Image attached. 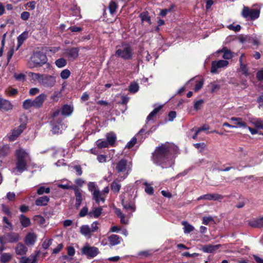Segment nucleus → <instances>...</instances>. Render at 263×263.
<instances>
[{
  "label": "nucleus",
  "instance_id": "f257e3e1",
  "mask_svg": "<svg viewBox=\"0 0 263 263\" xmlns=\"http://www.w3.org/2000/svg\"><path fill=\"white\" fill-rule=\"evenodd\" d=\"M177 151V147L174 145L161 144L156 148L152 154V159L155 164L160 165L162 168H166L168 165L167 162L176 154Z\"/></svg>",
  "mask_w": 263,
  "mask_h": 263
},
{
  "label": "nucleus",
  "instance_id": "f03ea898",
  "mask_svg": "<svg viewBox=\"0 0 263 263\" xmlns=\"http://www.w3.org/2000/svg\"><path fill=\"white\" fill-rule=\"evenodd\" d=\"M15 167L12 169V172H17L22 173L27 170V159L29 157L28 153L23 148L15 151Z\"/></svg>",
  "mask_w": 263,
  "mask_h": 263
},
{
  "label": "nucleus",
  "instance_id": "7ed1b4c3",
  "mask_svg": "<svg viewBox=\"0 0 263 263\" xmlns=\"http://www.w3.org/2000/svg\"><path fill=\"white\" fill-rule=\"evenodd\" d=\"M47 62L46 55L41 51H36L31 55L29 62L30 68L40 67Z\"/></svg>",
  "mask_w": 263,
  "mask_h": 263
},
{
  "label": "nucleus",
  "instance_id": "20e7f679",
  "mask_svg": "<svg viewBox=\"0 0 263 263\" xmlns=\"http://www.w3.org/2000/svg\"><path fill=\"white\" fill-rule=\"evenodd\" d=\"M241 14L247 20L254 21L259 17L260 10L258 9H251L247 6H243Z\"/></svg>",
  "mask_w": 263,
  "mask_h": 263
},
{
  "label": "nucleus",
  "instance_id": "39448f33",
  "mask_svg": "<svg viewBox=\"0 0 263 263\" xmlns=\"http://www.w3.org/2000/svg\"><path fill=\"white\" fill-rule=\"evenodd\" d=\"M100 251L99 249L94 246H90L86 243L81 249L82 255H85L88 259H91L96 257Z\"/></svg>",
  "mask_w": 263,
  "mask_h": 263
},
{
  "label": "nucleus",
  "instance_id": "423d86ee",
  "mask_svg": "<svg viewBox=\"0 0 263 263\" xmlns=\"http://www.w3.org/2000/svg\"><path fill=\"white\" fill-rule=\"evenodd\" d=\"M133 49L129 45H127L123 49H118L116 50L115 53L116 56L121 57L124 60L131 59L133 57Z\"/></svg>",
  "mask_w": 263,
  "mask_h": 263
},
{
  "label": "nucleus",
  "instance_id": "0eeeda50",
  "mask_svg": "<svg viewBox=\"0 0 263 263\" xmlns=\"http://www.w3.org/2000/svg\"><path fill=\"white\" fill-rule=\"evenodd\" d=\"M121 203L124 208L127 210H130L132 211L136 210V206L135 201L133 199L132 195L127 194V196L125 195L122 196Z\"/></svg>",
  "mask_w": 263,
  "mask_h": 263
},
{
  "label": "nucleus",
  "instance_id": "6e6552de",
  "mask_svg": "<svg viewBox=\"0 0 263 263\" xmlns=\"http://www.w3.org/2000/svg\"><path fill=\"white\" fill-rule=\"evenodd\" d=\"M55 77L43 74L40 84L46 87H52L55 85Z\"/></svg>",
  "mask_w": 263,
  "mask_h": 263
},
{
  "label": "nucleus",
  "instance_id": "1a4fd4ad",
  "mask_svg": "<svg viewBox=\"0 0 263 263\" xmlns=\"http://www.w3.org/2000/svg\"><path fill=\"white\" fill-rule=\"evenodd\" d=\"M130 165H132L131 164ZM116 170L118 173L123 172L127 170L126 174H128V172L132 170V166L128 165L127 160L122 159L117 163Z\"/></svg>",
  "mask_w": 263,
  "mask_h": 263
},
{
  "label": "nucleus",
  "instance_id": "9d476101",
  "mask_svg": "<svg viewBox=\"0 0 263 263\" xmlns=\"http://www.w3.org/2000/svg\"><path fill=\"white\" fill-rule=\"evenodd\" d=\"M26 124L25 123H21V125L13 129L11 135L9 136V139L11 141L15 140L22 133V132L26 129Z\"/></svg>",
  "mask_w": 263,
  "mask_h": 263
},
{
  "label": "nucleus",
  "instance_id": "9b49d317",
  "mask_svg": "<svg viewBox=\"0 0 263 263\" xmlns=\"http://www.w3.org/2000/svg\"><path fill=\"white\" fill-rule=\"evenodd\" d=\"M79 49L77 47H72L64 50V55L70 60H75L79 56Z\"/></svg>",
  "mask_w": 263,
  "mask_h": 263
},
{
  "label": "nucleus",
  "instance_id": "f8f14e48",
  "mask_svg": "<svg viewBox=\"0 0 263 263\" xmlns=\"http://www.w3.org/2000/svg\"><path fill=\"white\" fill-rule=\"evenodd\" d=\"M223 196L219 194H207L199 197L198 200L202 199L220 201L223 199Z\"/></svg>",
  "mask_w": 263,
  "mask_h": 263
},
{
  "label": "nucleus",
  "instance_id": "ddd939ff",
  "mask_svg": "<svg viewBox=\"0 0 263 263\" xmlns=\"http://www.w3.org/2000/svg\"><path fill=\"white\" fill-rule=\"evenodd\" d=\"M128 173L125 176L121 177L119 179H116L111 183L110 189L114 193H118L121 189V185L120 182L125 179L127 176Z\"/></svg>",
  "mask_w": 263,
  "mask_h": 263
},
{
  "label": "nucleus",
  "instance_id": "4468645a",
  "mask_svg": "<svg viewBox=\"0 0 263 263\" xmlns=\"http://www.w3.org/2000/svg\"><path fill=\"white\" fill-rule=\"evenodd\" d=\"M229 64L227 60H221L217 62L213 61L212 63L211 71L212 73H215L218 68L227 66Z\"/></svg>",
  "mask_w": 263,
  "mask_h": 263
},
{
  "label": "nucleus",
  "instance_id": "2eb2a0df",
  "mask_svg": "<svg viewBox=\"0 0 263 263\" xmlns=\"http://www.w3.org/2000/svg\"><path fill=\"white\" fill-rule=\"evenodd\" d=\"M12 108L13 105L9 100L0 97V111H8Z\"/></svg>",
  "mask_w": 263,
  "mask_h": 263
},
{
  "label": "nucleus",
  "instance_id": "dca6fc26",
  "mask_svg": "<svg viewBox=\"0 0 263 263\" xmlns=\"http://www.w3.org/2000/svg\"><path fill=\"white\" fill-rule=\"evenodd\" d=\"M7 243H15L20 239V235L15 232H8L4 234Z\"/></svg>",
  "mask_w": 263,
  "mask_h": 263
},
{
  "label": "nucleus",
  "instance_id": "f3484780",
  "mask_svg": "<svg viewBox=\"0 0 263 263\" xmlns=\"http://www.w3.org/2000/svg\"><path fill=\"white\" fill-rule=\"evenodd\" d=\"M47 98V95L44 93L40 94L33 100L34 107L39 108L43 105V103Z\"/></svg>",
  "mask_w": 263,
  "mask_h": 263
},
{
  "label": "nucleus",
  "instance_id": "a211bd4d",
  "mask_svg": "<svg viewBox=\"0 0 263 263\" xmlns=\"http://www.w3.org/2000/svg\"><path fill=\"white\" fill-rule=\"evenodd\" d=\"M74 195L76 197V203L75 205L77 208H79L82 203V191L77 186H76L73 190Z\"/></svg>",
  "mask_w": 263,
  "mask_h": 263
},
{
  "label": "nucleus",
  "instance_id": "6ab92c4d",
  "mask_svg": "<svg viewBox=\"0 0 263 263\" xmlns=\"http://www.w3.org/2000/svg\"><path fill=\"white\" fill-rule=\"evenodd\" d=\"M221 247L220 245H212L211 244L202 247L201 250L205 253H212Z\"/></svg>",
  "mask_w": 263,
  "mask_h": 263
},
{
  "label": "nucleus",
  "instance_id": "aec40b11",
  "mask_svg": "<svg viewBox=\"0 0 263 263\" xmlns=\"http://www.w3.org/2000/svg\"><path fill=\"white\" fill-rule=\"evenodd\" d=\"M11 153V148L9 144H5L0 148V159H3Z\"/></svg>",
  "mask_w": 263,
  "mask_h": 263
},
{
  "label": "nucleus",
  "instance_id": "412c9836",
  "mask_svg": "<svg viewBox=\"0 0 263 263\" xmlns=\"http://www.w3.org/2000/svg\"><path fill=\"white\" fill-rule=\"evenodd\" d=\"M92 196L93 199L98 204H99L100 201L104 202L105 201V195H103V193H101L99 190H95L92 193Z\"/></svg>",
  "mask_w": 263,
  "mask_h": 263
},
{
  "label": "nucleus",
  "instance_id": "4be33fe9",
  "mask_svg": "<svg viewBox=\"0 0 263 263\" xmlns=\"http://www.w3.org/2000/svg\"><path fill=\"white\" fill-rule=\"evenodd\" d=\"M28 251L27 247L22 242H18L15 247V253L17 255H25Z\"/></svg>",
  "mask_w": 263,
  "mask_h": 263
},
{
  "label": "nucleus",
  "instance_id": "5701e85b",
  "mask_svg": "<svg viewBox=\"0 0 263 263\" xmlns=\"http://www.w3.org/2000/svg\"><path fill=\"white\" fill-rule=\"evenodd\" d=\"M249 224L252 228H260L263 227V216L249 221Z\"/></svg>",
  "mask_w": 263,
  "mask_h": 263
},
{
  "label": "nucleus",
  "instance_id": "b1692460",
  "mask_svg": "<svg viewBox=\"0 0 263 263\" xmlns=\"http://www.w3.org/2000/svg\"><path fill=\"white\" fill-rule=\"evenodd\" d=\"M49 198L47 196H43L37 198L35 201V204L37 206H46L49 202Z\"/></svg>",
  "mask_w": 263,
  "mask_h": 263
},
{
  "label": "nucleus",
  "instance_id": "393cba45",
  "mask_svg": "<svg viewBox=\"0 0 263 263\" xmlns=\"http://www.w3.org/2000/svg\"><path fill=\"white\" fill-rule=\"evenodd\" d=\"M231 120L233 123L237 127H242L243 128L247 127V123L243 121L242 119L239 117H232Z\"/></svg>",
  "mask_w": 263,
  "mask_h": 263
},
{
  "label": "nucleus",
  "instance_id": "a878e982",
  "mask_svg": "<svg viewBox=\"0 0 263 263\" xmlns=\"http://www.w3.org/2000/svg\"><path fill=\"white\" fill-rule=\"evenodd\" d=\"M36 236L34 233H29L25 237V242L27 245H33L36 240Z\"/></svg>",
  "mask_w": 263,
  "mask_h": 263
},
{
  "label": "nucleus",
  "instance_id": "bb28decb",
  "mask_svg": "<svg viewBox=\"0 0 263 263\" xmlns=\"http://www.w3.org/2000/svg\"><path fill=\"white\" fill-rule=\"evenodd\" d=\"M121 237L119 235L112 234L108 237L109 244L111 246H116L120 243Z\"/></svg>",
  "mask_w": 263,
  "mask_h": 263
},
{
  "label": "nucleus",
  "instance_id": "cd10ccee",
  "mask_svg": "<svg viewBox=\"0 0 263 263\" xmlns=\"http://www.w3.org/2000/svg\"><path fill=\"white\" fill-rule=\"evenodd\" d=\"M28 36V32L27 31H24L17 37V47L16 50L22 46L24 41L27 39Z\"/></svg>",
  "mask_w": 263,
  "mask_h": 263
},
{
  "label": "nucleus",
  "instance_id": "c85d7f7f",
  "mask_svg": "<svg viewBox=\"0 0 263 263\" xmlns=\"http://www.w3.org/2000/svg\"><path fill=\"white\" fill-rule=\"evenodd\" d=\"M19 220L24 228H27L31 225L30 219L25 215L21 214L19 216Z\"/></svg>",
  "mask_w": 263,
  "mask_h": 263
},
{
  "label": "nucleus",
  "instance_id": "c756f323",
  "mask_svg": "<svg viewBox=\"0 0 263 263\" xmlns=\"http://www.w3.org/2000/svg\"><path fill=\"white\" fill-rule=\"evenodd\" d=\"M61 111L63 116H68L72 112L73 108L68 104H64L62 106Z\"/></svg>",
  "mask_w": 263,
  "mask_h": 263
},
{
  "label": "nucleus",
  "instance_id": "7c9ffc66",
  "mask_svg": "<svg viewBox=\"0 0 263 263\" xmlns=\"http://www.w3.org/2000/svg\"><path fill=\"white\" fill-rule=\"evenodd\" d=\"M139 17L141 18L142 23L146 22L149 25L152 24L151 18L149 13L147 11H144L139 14Z\"/></svg>",
  "mask_w": 263,
  "mask_h": 263
},
{
  "label": "nucleus",
  "instance_id": "2f4dec72",
  "mask_svg": "<svg viewBox=\"0 0 263 263\" xmlns=\"http://www.w3.org/2000/svg\"><path fill=\"white\" fill-rule=\"evenodd\" d=\"M218 52H223V58L226 60H230L233 57L232 51L228 49L227 47H223L221 50H219Z\"/></svg>",
  "mask_w": 263,
  "mask_h": 263
},
{
  "label": "nucleus",
  "instance_id": "473e14b6",
  "mask_svg": "<svg viewBox=\"0 0 263 263\" xmlns=\"http://www.w3.org/2000/svg\"><path fill=\"white\" fill-rule=\"evenodd\" d=\"M106 140L109 145L112 146H114L117 140L116 134L114 133H107L106 135Z\"/></svg>",
  "mask_w": 263,
  "mask_h": 263
},
{
  "label": "nucleus",
  "instance_id": "72a5a7b5",
  "mask_svg": "<svg viewBox=\"0 0 263 263\" xmlns=\"http://www.w3.org/2000/svg\"><path fill=\"white\" fill-rule=\"evenodd\" d=\"M155 251L153 250H146L138 252V256L141 258H145L152 256Z\"/></svg>",
  "mask_w": 263,
  "mask_h": 263
},
{
  "label": "nucleus",
  "instance_id": "f704fd0d",
  "mask_svg": "<svg viewBox=\"0 0 263 263\" xmlns=\"http://www.w3.org/2000/svg\"><path fill=\"white\" fill-rule=\"evenodd\" d=\"M162 105H160L156 107L147 117L146 118V124L148 121L153 120V117L156 116L157 113L162 109Z\"/></svg>",
  "mask_w": 263,
  "mask_h": 263
},
{
  "label": "nucleus",
  "instance_id": "c9c22d12",
  "mask_svg": "<svg viewBox=\"0 0 263 263\" xmlns=\"http://www.w3.org/2000/svg\"><path fill=\"white\" fill-rule=\"evenodd\" d=\"M12 256L9 253H4L0 256L1 263H8L12 259Z\"/></svg>",
  "mask_w": 263,
  "mask_h": 263
},
{
  "label": "nucleus",
  "instance_id": "e433bc0d",
  "mask_svg": "<svg viewBox=\"0 0 263 263\" xmlns=\"http://www.w3.org/2000/svg\"><path fill=\"white\" fill-rule=\"evenodd\" d=\"M102 210L103 209L101 206L96 208H95L92 212H89L88 214L89 215H90V217H92L93 216L95 218H98L101 215Z\"/></svg>",
  "mask_w": 263,
  "mask_h": 263
},
{
  "label": "nucleus",
  "instance_id": "4c0bfd02",
  "mask_svg": "<svg viewBox=\"0 0 263 263\" xmlns=\"http://www.w3.org/2000/svg\"><path fill=\"white\" fill-rule=\"evenodd\" d=\"M2 221L6 225L3 226V229H7L8 230L11 231L13 229L12 223L9 220L8 217L4 216L3 217Z\"/></svg>",
  "mask_w": 263,
  "mask_h": 263
},
{
  "label": "nucleus",
  "instance_id": "58836bf2",
  "mask_svg": "<svg viewBox=\"0 0 263 263\" xmlns=\"http://www.w3.org/2000/svg\"><path fill=\"white\" fill-rule=\"evenodd\" d=\"M80 233L84 236L90 235L91 233V229L88 225H83L80 228Z\"/></svg>",
  "mask_w": 263,
  "mask_h": 263
},
{
  "label": "nucleus",
  "instance_id": "ea45409f",
  "mask_svg": "<svg viewBox=\"0 0 263 263\" xmlns=\"http://www.w3.org/2000/svg\"><path fill=\"white\" fill-rule=\"evenodd\" d=\"M34 107V104L33 100H32L31 99H26L25 100L23 103V107L26 109L28 110L30 109L31 107Z\"/></svg>",
  "mask_w": 263,
  "mask_h": 263
},
{
  "label": "nucleus",
  "instance_id": "a19ab883",
  "mask_svg": "<svg viewBox=\"0 0 263 263\" xmlns=\"http://www.w3.org/2000/svg\"><path fill=\"white\" fill-rule=\"evenodd\" d=\"M28 76L29 77L31 78L32 80H33L34 81H37L40 84V81L42 79L43 74L30 72L28 73Z\"/></svg>",
  "mask_w": 263,
  "mask_h": 263
},
{
  "label": "nucleus",
  "instance_id": "79ce46f5",
  "mask_svg": "<svg viewBox=\"0 0 263 263\" xmlns=\"http://www.w3.org/2000/svg\"><path fill=\"white\" fill-rule=\"evenodd\" d=\"M118 7L117 3L114 0H111L109 3L108 7L110 13L111 14L115 13Z\"/></svg>",
  "mask_w": 263,
  "mask_h": 263
},
{
  "label": "nucleus",
  "instance_id": "37998d69",
  "mask_svg": "<svg viewBox=\"0 0 263 263\" xmlns=\"http://www.w3.org/2000/svg\"><path fill=\"white\" fill-rule=\"evenodd\" d=\"M50 192V189L49 187H45L44 186H41L37 190L36 193L39 195H42L44 194H48Z\"/></svg>",
  "mask_w": 263,
  "mask_h": 263
},
{
  "label": "nucleus",
  "instance_id": "c03bdc74",
  "mask_svg": "<svg viewBox=\"0 0 263 263\" xmlns=\"http://www.w3.org/2000/svg\"><path fill=\"white\" fill-rule=\"evenodd\" d=\"M2 211L4 214L7 215L9 217H12V212L10 208L4 204H2Z\"/></svg>",
  "mask_w": 263,
  "mask_h": 263
},
{
  "label": "nucleus",
  "instance_id": "a18cd8bd",
  "mask_svg": "<svg viewBox=\"0 0 263 263\" xmlns=\"http://www.w3.org/2000/svg\"><path fill=\"white\" fill-rule=\"evenodd\" d=\"M67 63V60L63 58H59L55 61V64L58 68L64 67Z\"/></svg>",
  "mask_w": 263,
  "mask_h": 263
},
{
  "label": "nucleus",
  "instance_id": "49530a36",
  "mask_svg": "<svg viewBox=\"0 0 263 263\" xmlns=\"http://www.w3.org/2000/svg\"><path fill=\"white\" fill-rule=\"evenodd\" d=\"M182 224L184 226V232L185 233H189L193 231L194 229V228L192 225L187 223L186 221L182 222Z\"/></svg>",
  "mask_w": 263,
  "mask_h": 263
},
{
  "label": "nucleus",
  "instance_id": "de8ad7c7",
  "mask_svg": "<svg viewBox=\"0 0 263 263\" xmlns=\"http://www.w3.org/2000/svg\"><path fill=\"white\" fill-rule=\"evenodd\" d=\"M96 144L99 148L108 147L109 145L107 141L105 140L102 141L101 140H98L97 141Z\"/></svg>",
  "mask_w": 263,
  "mask_h": 263
},
{
  "label": "nucleus",
  "instance_id": "09e8293b",
  "mask_svg": "<svg viewBox=\"0 0 263 263\" xmlns=\"http://www.w3.org/2000/svg\"><path fill=\"white\" fill-rule=\"evenodd\" d=\"M33 219L40 224H44L45 223V218L40 215H35L33 217Z\"/></svg>",
  "mask_w": 263,
  "mask_h": 263
},
{
  "label": "nucleus",
  "instance_id": "8fccbe9b",
  "mask_svg": "<svg viewBox=\"0 0 263 263\" xmlns=\"http://www.w3.org/2000/svg\"><path fill=\"white\" fill-rule=\"evenodd\" d=\"M71 72L69 70L65 69L62 70L60 73V77L62 79H67L70 76Z\"/></svg>",
  "mask_w": 263,
  "mask_h": 263
},
{
  "label": "nucleus",
  "instance_id": "3c124183",
  "mask_svg": "<svg viewBox=\"0 0 263 263\" xmlns=\"http://www.w3.org/2000/svg\"><path fill=\"white\" fill-rule=\"evenodd\" d=\"M144 184L145 185V192L148 195H152L154 194V188L147 182H145Z\"/></svg>",
  "mask_w": 263,
  "mask_h": 263
},
{
  "label": "nucleus",
  "instance_id": "603ef678",
  "mask_svg": "<svg viewBox=\"0 0 263 263\" xmlns=\"http://www.w3.org/2000/svg\"><path fill=\"white\" fill-rule=\"evenodd\" d=\"M139 90V85L137 83H131L129 87V91L133 93L137 92Z\"/></svg>",
  "mask_w": 263,
  "mask_h": 263
},
{
  "label": "nucleus",
  "instance_id": "864d4df0",
  "mask_svg": "<svg viewBox=\"0 0 263 263\" xmlns=\"http://www.w3.org/2000/svg\"><path fill=\"white\" fill-rule=\"evenodd\" d=\"M240 69L241 70L243 74L246 76L249 75V69L246 64H242L240 65Z\"/></svg>",
  "mask_w": 263,
  "mask_h": 263
},
{
  "label": "nucleus",
  "instance_id": "5fc2aeb1",
  "mask_svg": "<svg viewBox=\"0 0 263 263\" xmlns=\"http://www.w3.org/2000/svg\"><path fill=\"white\" fill-rule=\"evenodd\" d=\"M52 239H45L42 243V247L45 250H47L51 245Z\"/></svg>",
  "mask_w": 263,
  "mask_h": 263
},
{
  "label": "nucleus",
  "instance_id": "6e6d98bb",
  "mask_svg": "<svg viewBox=\"0 0 263 263\" xmlns=\"http://www.w3.org/2000/svg\"><path fill=\"white\" fill-rule=\"evenodd\" d=\"M70 10L72 12L73 15L78 16L80 13V7H78L77 5H73L70 8Z\"/></svg>",
  "mask_w": 263,
  "mask_h": 263
},
{
  "label": "nucleus",
  "instance_id": "4d7b16f0",
  "mask_svg": "<svg viewBox=\"0 0 263 263\" xmlns=\"http://www.w3.org/2000/svg\"><path fill=\"white\" fill-rule=\"evenodd\" d=\"M61 97V92L60 91H55L53 95L51 96V99L54 101H58L60 98Z\"/></svg>",
  "mask_w": 263,
  "mask_h": 263
},
{
  "label": "nucleus",
  "instance_id": "13d9d810",
  "mask_svg": "<svg viewBox=\"0 0 263 263\" xmlns=\"http://www.w3.org/2000/svg\"><path fill=\"white\" fill-rule=\"evenodd\" d=\"M204 101L202 99H200L195 102L194 105V108L195 110H198L201 109L202 104L203 103Z\"/></svg>",
  "mask_w": 263,
  "mask_h": 263
},
{
  "label": "nucleus",
  "instance_id": "bf43d9fd",
  "mask_svg": "<svg viewBox=\"0 0 263 263\" xmlns=\"http://www.w3.org/2000/svg\"><path fill=\"white\" fill-rule=\"evenodd\" d=\"M14 77L17 81L24 82L26 80V76L23 73H15Z\"/></svg>",
  "mask_w": 263,
  "mask_h": 263
},
{
  "label": "nucleus",
  "instance_id": "052dcab7",
  "mask_svg": "<svg viewBox=\"0 0 263 263\" xmlns=\"http://www.w3.org/2000/svg\"><path fill=\"white\" fill-rule=\"evenodd\" d=\"M137 138L136 137H134L130 141H129L126 147L129 149L132 148L136 143Z\"/></svg>",
  "mask_w": 263,
  "mask_h": 263
},
{
  "label": "nucleus",
  "instance_id": "680f3d73",
  "mask_svg": "<svg viewBox=\"0 0 263 263\" xmlns=\"http://www.w3.org/2000/svg\"><path fill=\"white\" fill-rule=\"evenodd\" d=\"M227 28L231 30L238 32L240 30L241 27L240 25L234 26L233 24H230L227 26Z\"/></svg>",
  "mask_w": 263,
  "mask_h": 263
},
{
  "label": "nucleus",
  "instance_id": "e2e57ef3",
  "mask_svg": "<svg viewBox=\"0 0 263 263\" xmlns=\"http://www.w3.org/2000/svg\"><path fill=\"white\" fill-rule=\"evenodd\" d=\"M88 189L90 192H92V193L95 190H98V189H97L96 188V185L95 182H89L88 183Z\"/></svg>",
  "mask_w": 263,
  "mask_h": 263
},
{
  "label": "nucleus",
  "instance_id": "0e129e2a",
  "mask_svg": "<svg viewBox=\"0 0 263 263\" xmlns=\"http://www.w3.org/2000/svg\"><path fill=\"white\" fill-rule=\"evenodd\" d=\"M73 168L76 171L78 176L82 175L83 172L80 165H76L73 166Z\"/></svg>",
  "mask_w": 263,
  "mask_h": 263
},
{
  "label": "nucleus",
  "instance_id": "69168bd1",
  "mask_svg": "<svg viewBox=\"0 0 263 263\" xmlns=\"http://www.w3.org/2000/svg\"><path fill=\"white\" fill-rule=\"evenodd\" d=\"M30 13L27 11H24L21 14V18L23 21H27L30 17Z\"/></svg>",
  "mask_w": 263,
  "mask_h": 263
},
{
  "label": "nucleus",
  "instance_id": "338daca9",
  "mask_svg": "<svg viewBox=\"0 0 263 263\" xmlns=\"http://www.w3.org/2000/svg\"><path fill=\"white\" fill-rule=\"evenodd\" d=\"M203 85V81L202 80H200L198 82V83L195 85L194 87V91L197 92L199 91L202 87Z\"/></svg>",
  "mask_w": 263,
  "mask_h": 263
},
{
  "label": "nucleus",
  "instance_id": "774afa93",
  "mask_svg": "<svg viewBox=\"0 0 263 263\" xmlns=\"http://www.w3.org/2000/svg\"><path fill=\"white\" fill-rule=\"evenodd\" d=\"M256 76V78L258 81H261L263 80V68L258 71Z\"/></svg>",
  "mask_w": 263,
  "mask_h": 263
}]
</instances>
